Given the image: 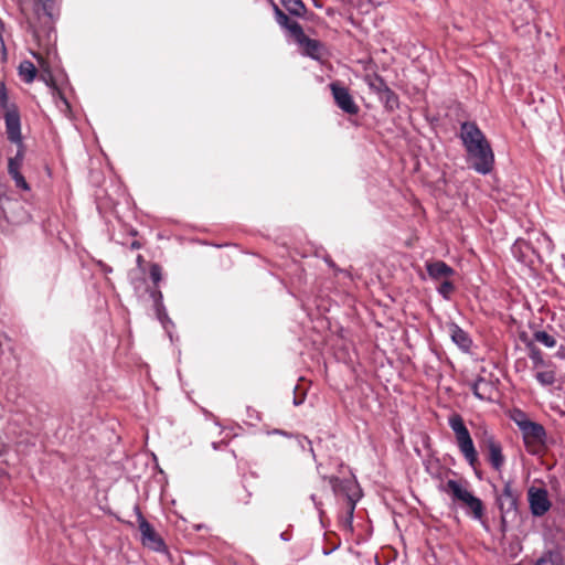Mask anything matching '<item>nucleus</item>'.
I'll return each mask as SVG.
<instances>
[{
    "label": "nucleus",
    "mask_w": 565,
    "mask_h": 565,
    "mask_svg": "<svg viewBox=\"0 0 565 565\" xmlns=\"http://www.w3.org/2000/svg\"><path fill=\"white\" fill-rule=\"evenodd\" d=\"M150 278L151 280L157 285L159 284V281L162 279V270H161V267L160 265L158 264H152L150 266Z\"/></svg>",
    "instance_id": "cd10ccee"
},
{
    "label": "nucleus",
    "mask_w": 565,
    "mask_h": 565,
    "mask_svg": "<svg viewBox=\"0 0 565 565\" xmlns=\"http://www.w3.org/2000/svg\"><path fill=\"white\" fill-rule=\"evenodd\" d=\"M18 151L14 157H11L8 162V172L13 173L21 170L23 159H24V148L22 146H18Z\"/></svg>",
    "instance_id": "412c9836"
},
{
    "label": "nucleus",
    "mask_w": 565,
    "mask_h": 565,
    "mask_svg": "<svg viewBox=\"0 0 565 565\" xmlns=\"http://www.w3.org/2000/svg\"><path fill=\"white\" fill-rule=\"evenodd\" d=\"M135 511L137 513V520L139 531L141 534L142 545L158 553H168V548L163 539L156 532L153 526L143 518L139 507H135Z\"/></svg>",
    "instance_id": "20e7f679"
},
{
    "label": "nucleus",
    "mask_w": 565,
    "mask_h": 565,
    "mask_svg": "<svg viewBox=\"0 0 565 565\" xmlns=\"http://www.w3.org/2000/svg\"><path fill=\"white\" fill-rule=\"evenodd\" d=\"M150 297L153 300L154 307H160L163 310V296L159 289H153L150 291Z\"/></svg>",
    "instance_id": "c756f323"
},
{
    "label": "nucleus",
    "mask_w": 565,
    "mask_h": 565,
    "mask_svg": "<svg viewBox=\"0 0 565 565\" xmlns=\"http://www.w3.org/2000/svg\"><path fill=\"white\" fill-rule=\"evenodd\" d=\"M363 79L364 83L369 86V88L377 96H380L384 92V89L387 88V84L385 83V81L375 73L365 74Z\"/></svg>",
    "instance_id": "dca6fc26"
},
{
    "label": "nucleus",
    "mask_w": 565,
    "mask_h": 565,
    "mask_svg": "<svg viewBox=\"0 0 565 565\" xmlns=\"http://www.w3.org/2000/svg\"><path fill=\"white\" fill-rule=\"evenodd\" d=\"M0 41H1V45L4 46L3 38L2 36H0Z\"/></svg>",
    "instance_id": "37998d69"
},
{
    "label": "nucleus",
    "mask_w": 565,
    "mask_h": 565,
    "mask_svg": "<svg viewBox=\"0 0 565 565\" xmlns=\"http://www.w3.org/2000/svg\"><path fill=\"white\" fill-rule=\"evenodd\" d=\"M480 447L487 452L490 466L500 472L505 463L501 444L487 429L483 430Z\"/></svg>",
    "instance_id": "39448f33"
},
{
    "label": "nucleus",
    "mask_w": 565,
    "mask_h": 565,
    "mask_svg": "<svg viewBox=\"0 0 565 565\" xmlns=\"http://www.w3.org/2000/svg\"><path fill=\"white\" fill-rule=\"evenodd\" d=\"M563 557L557 551L545 552L536 562L535 565H562Z\"/></svg>",
    "instance_id": "aec40b11"
},
{
    "label": "nucleus",
    "mask_w": 565,
    "mask_h": 565,
    "mask_svg": "<svg viewBox=\"0 0 565 565\" xmlns=\"http://www.w3.org/2000/svg\"><path fill=\"white\" fill-rule=\"evenodd\" d=\"M60 99L63 102V104H65L66 106H68V103L66 100V98L64 96H60Z\"/></svg>",
    "instance_id": "a19ab883"
},
{
    "label": "nucleus",
    "mask_w": 565,
    "mask_h": 565,
    "mask_svg": "<svg viewBox=\"0 0 565 565\" xmlns=\"http://www.w3.org/2000/svg\"><path fill=\"white\" fill-rule=\"evenodd\" d=\"M380 100L384 104V107L388 111H394L399 107V98L397 94L392 90L388 86L379 96Z\"/></svg>",
    "instance_id": "f3484780"
},
{
    "label": "nucleus",
    "mask_w": 565,
    "mask_h": 565,
    "mask_svg": "<svg viewBox=\"0 0 565 565\" xmlns=\"http://www.w3.org/2000/svg\"><path fill=\"white\" fill-rule=\"evenodd\" d=\"M296 43L303 55L315 60H320L323 54V45L316 39L295 38Z\"/></svg>",
    "instance_id": "f8f14e48"
},
{
    "label": "nucleus",
    "mask_w": 565,
    "mask_h": 565,
    "mask_svg": "<svg viewBox=\"0 0 565 565\" xmlns=\"http://www.w3.org/2000/svg\"><path fill=\"white\" fill-rule=\"evenodd\" d=\"M353 511H354V505H351L350 511H349V516H348V522L350 524H351V521H352V518H353Z\"/></svg>",
    "instance_id": "e433bc0d"
},
{
    "label": "nucleus",
    "mask_w": 565,
    "mask_h": 565,
    "mask_svg": "<svg viewBox=\"0 0 565 565\" xmlns=\"http://www.w3.org/2000/svg\"><path fill=\"white\" fill-rule=\"evenodd\" d=\"M437 291L444 299L448 300L455 291V285L449 278H446L441 280L440 285L437 287Z\"/></svg>",
    "instance_id": "5701e85b"
},
{
    "label": "nucleus",
    "mask_w": 565,
    "mask_h": 565,
    "mask_svg": "<svg viewBox=\"0 0 565 565\" xmlns=\"http://www.w3.org/2000/svg\"><path fill=\"white\" fill-rule=\"evenodd\" d=\"M330 87L334 102L340 109L349 115H356L359 113V106L353 100L347 87L340 86L337 83H332Z\"/></svg>",
    "instance_id": "6e6552de"
},
{
    "label": "nucleus",
    "mask_w": 565,
    "mask_h": 565,
    "mask_svg": "<svg viewBox=\"0 0 565 565\" xmlns=\"http://www.w3.org/2000/svg\"><path fill=\"white\" fill-rule=\"evenodd\" d=\"M535 379L542 386H550L556 382L555 372L552 370L536 372Z\"/></svg>",
    "instance_id": "4be33fe9"
},
{
    "label": "nucleus",
    "mask_w": 565,
    "mask_h": 565,
    "mask_svg": "<svg viewBox=\"0 0 565 565\" xmlns=\"http://www.w3.org/2000/svg\"><path fill=\"white\" fill-rule=\"evenodd\" d=\"M441 490L449 493L454 501H459L465 504L467 513L475 520L480 521L487 531L489 530L488 525L482 520L484 514L483 502L465 488L461 482L449 479L445 486H443Z\"/></svg>",
    "instance_id": "f03ea898"
},
{
    "label": "nucleus",
    "mask_w": 565,
    "mask_h": 565,
    "mask_svg": "<svg viewBox=\"0 0 565 565\" xmlns=\"http://www.w3.org/2000/svg\"><path fill=\"white\" fill-rule=\"evenodd\" d=\"M534 339L546 348H554L556 345L555 338L545 331H536L534 333Z\"/></svg>",
    "instance_id": "b1692460"
},
{
    "label": "nucleus",
    "mask_w": 565,
    "mask_h": 565,
    "mask_svg": "<svg viewBox=\"0 0 565 565\" xmlns=\"http://www.w3.org/2000/svg\"><path fill=\"white\" fill-rule=\"evenodd\" d=\"M516 426L521 430L526 446L545 444L546 430L543 425L530 419H516Z\"/></svg>",
    "instance_id": "423d86ee"
},
{
    "label": "nucleus",
    "mask_w": 565,
    "mask_h": 565,
    "mask_svg": "<svg viewBox=\"0 0 565 565\" xmlns=\"http://www.w3.org/2000/svg\"><path fill=\"white\" fill-rule=\"evenodd\" d=\"M273 433H274V434H278V435H282V436H289V434H288V433H286V431H284V430H280V429H275Z\"/></svg>",
    "instance_id": "58836bf2"
},
{
    "label": "nucleus",
    "mask_w": 565,
    "mask_h": 565,
    "mask_svg": "<svg viewBox=\"0 0 565 565\" xmlns=\"http://www.w3.org/2000/svg\"><path fill=\"white\" fill-rule=\"evenodd\" d=\"M275 17L277 23L290 31L291 35H305L301 25L294 19H290L282 10L274 4Z\"/></svg>",
    "instance_id": "2eb2a0df"
},
{
    "label": "nucleus",
    "mask_w": 565,
    "mask_h": 565,
    "mask_svg": "<svg viewBox=\"0 0 565 565\" xmlns=\"http://www.w3.org/2000/svg\"><path fill=\"white\" fill-rule=\"evenodd\" d=\"M529 356L533 362V366L536 369L539 366L545 365V361L543 359V354L541 350L534 345H530Z\"/></svg>",
    "instance_id": "393cba45"
},
{
    "label": "nucleus",
    "mask_w": 565,
    "mask_h": 565,
    "mask_svg": "<svg viewBox=\"0 0 565 565\" xmlns=\"http://www.w3.org/2000/svg\"><path fill=\"white\" fill-rule=\"evenodd\" d=\"M328 480H329V483L332 487V489L335 491L337 487L340 482V479L338 477L332 476V477H329Z\"/></svg>",
    "instance_id": "72a5a7b5"
},
{
    "label": "nucleus",
    "mask_w": 565,
    "mask_h": 565,
    "mask_svg": "<svg viewBox=\"0 0 565 565\" xmlns=\"http://www.w3.org/2000/svg\"><path fill=\"white\" fill-rule=\"evenodd\" d=\"M19 75L25 83H32L36 76V68L30 61H23L19 66Z\"/></svg>",
    "instance_id": "6ab92c4d"
},
{
    "label": "nucleus",
    "mask_w": 565,
    "mask_h": 565,
    "mask_svg": "<svg viewBox=\"0 0 565 565\" xmlns=\"http://www.w3.org/2000/svg\"><path fill=\"white\" fill-rule=\"evenodd\" d=\"M425 267L430 279L435 281L450 278L456 274L455 269L443 260L427 262Z\"/></svg>",
    "instance_id": "ddd939ff"
},
{
    "label": "nucleus",
    "mask_w": 565,
    "mask_h": 565,
    "mask_svg": "<svg viewBox=\"0 0 565 565\" xmlns=\"http://www.w3.org/2000/svg\"><path fill=\"white\" fill-rule=\"evenodd\" d=\"M303 441H306L309 446H311V441L307 437H301L299 440V444L301 445L302 448H303V444H302ZM310 451L315 456L312 447H310Z\"/></svg>",
    "instance_id": "f704fd0d"
},
{
    "label": "nucleus",
    "mask_w": 565,
    "mask_h": 565,
    "mask_svg": "<svg viewBox=\"0 0 565 565\" xmlns=\"http://www.w3.org/2000/svg\"><path fill=\"white\" fill-rule=\"evenodd\" d=\"M529 502L531 512L535 516L544 515L551 508L547 492L543 489H537L535 491L531 490L529 493Z\"/></svg>",
    "instance_id": "9d476101"
},
{
    "label": "nucleus",
    "mask_w": 565,
    "mask_h": 565,
    "mask_svg": "<svg viewBox=\"0 0 565 565\" xmlns=\"http://www.w3.org/2000/svg\"><path fill=\"white\" fill-rule=\"evenodd\" d=\"M448 332L452 342L462 351L470 352L472 348V339L467 331L460 328L457 323L448 324Z\"/></svg>",
    "instance_id": "9b49d317"
},
{
    "label": "nucleus",
    "mask_w": 565,
    "mask_h": 565,
    "mask_svg": "<svg viewBox=\"0 0 565 565\" xmlns=\"http://www.w3.org/2000/svg\"><path fill=\"white\" fill-rule=\"evenodd\" d=\"M280 539L284 540V541H289L290 540V535L287 532H282L280 534Z\"/></svg>",
    "instance_id": "4c0bfd02"
},
{
    "label": "nucleus",
    "mask_w": 565,
    "mask_h": 565,
    "mask_svg": "<svg viewBox=\"0 0 565 565\" xmlns=\"http://www.w3.org/2000/svg\"><path fill=\"white\" fill-rule=\"evenodd\" d=\"M495 503L500 514H512V519H515L518 514V493L511 481L504 482L501 492L497 493Z\"/></svg>",
    "instance_id": "0eeeda50"
},
{
    "label": "nucleus",
    "mask_w": 565,
    "mask_h": 565,
    "mask_svg": "<svg viewBox=\"0 0 565 565\" xmlns=\"http://www.w3.org/2000/svg\"><path fill=\"white\" fill-rule=\"evenodd\" d=\"M49 8H50V6H49L47 3H44V4H43V9H44V11L47 13V15H50V17H51V13L49 12Z\"/></svg>",
    "instance_id": "ea45409f"
},
{
    "label": "nucleus",
    "mask_w": 565,
    "mask_h": 565,
    "mask_svg": "<svg viewBox=\"0 0 565 565\" xmlns=\"http://www.w3.org/2000/svg\"><path fill=\"white\" fill-rule=\"evenodd\" d=\"M311 500L313 501V503H315L316 508L320 511V514H321V513H322V511H321V509H320L321 502H318V501H317V497H316V494H312V495H311Z\"/></svg>",
    "instance_id": "c9c22d12"
},
{
    "label": "nucleus",
    "mask_w": 565,
    "mask_h": 565,
    "mask_svg": "<svg viewBox=\"0 0 565 565\" xmlns=\"http://www.w3.org/2000/svg\"><path fill=\"white\" fill-rule=\"evenodd\" d=\"M4 121L8 139L18 146H22L21 121L18 107L8 109L4 114Z\"/></svg>",
    "instance_id": "1a4fd4ad"
},
{
    "label": "nucleus",
    "mask_w": 565,
    "mask_h": 565,
    "mask_svg": "<svg viewBox=\"0 0 565 565\" xmlns=\"http://www.w3.org/2000/svg\"><path fill=\"white\" fill-rule=\"evenodd\" d=\"M556 386L555 390L562 391L565 393V375L556 379Z\"/></svg>",
    "instance_id": "2f4dec72"
},
{
    "label": "nucleus",
    "mask_w": 565,
    "mask_h": 565,
    "mask_svg": "<svg viewBox=\"0 0 565 565\" xmlns=\"http://www.w3.org/2000/svg\"><path fill=\"white\" fill-rule=\"evenodd\" d=\"M294 403L295 405H299L301 402L300 401H297L296 398L294 399Z\"/></svg>",
    "instance_id": "79ce46f5"
},
{
    "label": "nucleus",
    "mask_w": 565,
    "mask_h": 565,
    "mask_svg": "<svg viewBox=\"0 0 565 565\" xmlns=\"http://www.w3.org/2000/svg\"><path fill=\"white\" fill-rule=\"evenodd\" d=\"M473 395L480 401H491L494 385L491 381L478 376L470 385Z\"/></svg>",
    "instance_id": "4468645a"
},
{
    "label": "nucleus",
    "mask_w": 565,
    "mask_h": 565,
    "mask_svg": "<svg viewBox=\"0 0 565 565\" xmlns=\"http://www.w3.org/2000/svg\"><path fill=\"white\" fill-rule=\"evenodd\" d=\"M512 518V514H500V531L504 535L508 531V521Z\"/></svg>",
    "instance_id": "7c9ffc66"
},
{
    "label": "nucleus",
    "mask_w": 565,
    "mask_h": 565,
    "mask_svg": "<svg viewBox=\"0 0 565 565\" xmlns=\"http://www.w3.org/2000/svg\"><path fill=\"white\" fill-rule=\"evenodd\" d=\"M448 425L455 433L458 448L463 458L471 467H475L478 462V452L462 417L459 414L451 415L448 419Z\"/></svg>",
    "instance_id": "7ed1b4c3"
},
{
    "label": "nucleus",
    "mask_w": 565,
    "mask_h": 565,
    "mask_svg": "<svg viewBox=\"0 0 565 565\" xmlns=\"http://www.w3.org/2000/svg\"><path fill=\"white\" fill-rule=\"evenodd\" d=\"M281 4L294 17H302L306 13V7L301 0H281Z\"/></svg>",
    "instance_id": "a211bd4d"
},
{
    "label": "nucleus",
    "mask_w": 565,
    "mask_h": 565,
    "mask_svg": "<svg viewBox=\"0 0 565 565\" xmlns=\"http://www.w3.org/2000/svg\"><path fill=\"white\" fill-rule=\"evenodd\" d=\"M512 419L516 424V419H529V418L526 417V414L524 412L518 409L514 412Z\"/></svg>",
    "instance_id": "473e14b6"
},
{
    "label": "nucleus",
    "mask_w": 565,
    "mask_h": 565,
    "mask_svg": "<svg viewBox=\"0 0 565 565\" xmlns=\"http://www.w3.org/2000/svg\"><path fill=\"white\" fill-rule=\"evenodd\" d=\"M459 138L467 152V163L480 174H488L494 164V154L484 134L475 121L460 125Z\"/></svg>",
    "instance_id": "f257e3e1"
},
{
    "label": "nucleus",
    "mask_w": 565,
    "mask_h": 565,
    "mask_svg": "<svg viewBox=\"0 0 565 565\" xmlns=\"http://www.w3.org/2000/svg\"><path fill=\"white\" fill-rule=\"evenodd\" d=\"M0 107L1 109H3L6 113L8 111V109H10L11 107H17L14 104H10L9 103V98H8V93H7V88H6V85L3 82L0 83Z\"/></svg>",
    "instance_id": "a878e982"
},
{
    "label": "nucleus",
    "mask_w": 565,
    "mask_h": 565,
    "mask_svg": "<svg viewBox=\"0 0 565 565\" xmlns=\"http://www.w3.org/2000/svg\"><path fill=\"white\" fill-rule=\"evenodd\" d=\"M154 310H156V315H157V318L160 320V322L162 323V326L164 328H167V324H171L172 321L170 320V318L168 317V313H167V310H166V307L163 306V310H161L160 307H154Z\"/></svg>",
    "instance_id": "c85d7f7f"
},
{
    "label": "nucleus",
    "mask_w": 565,
    "mask_h": 565,
    "mask_svg": "<svg viewBox=\"0 0 565 565\" xmlns=\"http://www.w3.org/2000/svg\"><path fill=\"white\" fill-rule=\"evenodd\" d=\"M9 174L13 179L17 188L24 191H28L30 189L28 182L25 181L24 177L21 174L20 171Z\"/></svg>",
    "instance_id": "bb28decb"
}]
</instances>
